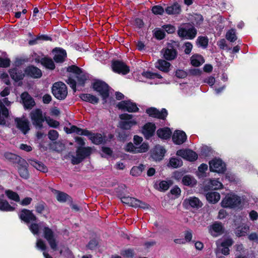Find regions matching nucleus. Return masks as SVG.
<instances>
[{
    "mask_svg": "<svg viewBox=\"0 0 258 258\" xmlns=\"http://www.w3.org/2000/svg\"><path fill=\"white\" fill-rule=\"evenodd\" d=\"M29 227L31 232L34 235H38L39 231L42 230L43 237L47 241L50 247L53 250L57 249V242L56 240V235L51 229L45 226L43 222L39 224L32 223Z\"/></svg>",
    "mask_w": 258,
    "mask_h": 258,
    "instance_id": "obj_1",
    "label": "nucleus"
},
{
    "mask_svg": "<svg viewBox=\"0 0 258 258\" xmlns=\"http://www.w3.org/2000/svg\"><path fill=\"white\" fill-rule=\"evenodd\" d=\"M247 203V200L245 197L229 193L222 199L220 204L223 208L241 210L246 207Z\"/></svg>",
    "mask_w": 258,
    "mask_h": 258,
    "instance_id": "obj_2",
    "label": "nucleus"
},
{
    "mask_svg": "<svg viewBox=\"0 0 258 258\" xmlns=\"http://www.w3.org/2000/svg\"><path fill=\"white\" fill-rule=\"evenodd\" d=\"M64 130L67 134L76 133L78 135L87 136L95 144H101L104 141V138L101 134H92L87 130H83L75 125H72L70 128L66 127Z\"/></svg>",
    "mask_w": 258,
    "mask_h": 258,
    "instance_id": "obj_3",
    "label": "nucleus"
},
{
    "mask_svg": "<svg viewBox=\"0 0 258 258\" xmlns=\"http://www.w3.org/2000/svg\"><path fill=\"white\" fill-rule=\"evenodd\" d=\"M30 117L33 125L36 128L41 129L43 127L45 116L43 115L41 109H36L32 110L30 113Z\"/></svg>",
    "mask_w": 258,
    "mask_h": 258,
    "instance_id": "obj_4",
    "label": "nucleus"
},
{
    "mask_svg": "<svg viewBox=\"0 0 258 258\" xmlns=\"http://www.w3.org/2000/svg\"><path fill=\"white\" fill-rule=\"evenodd\" d=\"M52 92L53 95L59 100L65 99L68 95L67 86L62 82L55 83L52 87Z\"/></svg>",
    "mask_w": 258,
    "mask_h": 258,
    "instance_id": "obj_5",
    "label": "nucleus"
},
{
    "mask_svg": "<svg viewBox=\"0 0 258 258\" xmlns=\"http://www.w3.org/2000/svg\"><path fill=\"white\" fill-rule=\"evenodd\" d=\"M92 153L91 147H79L76 152V156H73L72 162L73 164H78Z\"/></svg>",
    "mask_w": 258,
    "mask_h": 258,
    "instance_id": "obj_6",
    "label": "nucleus"
},
{
    "mask_svg": "<svg viewBox=\"0 0 258 258\" xmlns=\"http://www.w3.org/2000/svg\"><path fill=\"white\" fill-rule=\"evenodd\" d=\"M119 118L120 121L119 123V126L123 130H130L137 123L136 120L133 118V116L131 114H121L119 115Z\"/></svg>",
    "mask_w": 258,
    "mask_h": 258,
    "instance_id": "obj_7",
    "label": "nucleus"
},
{
    "mask_svg": "<svg viewBox=\"0 0 258 258\" xmlns=\"http://www.w3.org/2000/svg\"><path fill=\"white\" fill-rule=\"evenodd\" d=\"M217 250L224 255H228L229 253V247L233 244L231 238L225 237L219 239L216 242Z\"/></svg>",
    "mask_w": 258,
    "mask_h": 258,
    "instance_id": "obj_8",
    "label": "nucleus"
},
{
    "mask_svg": "<svg viewBox=\"0 0 258 258\" xmlns=\"http://www.w3.org/2000/svg\"><path fill=\"white\" fill-rule=\"evenodd\" d=\"M11 105V102L8 98H5L0 100V124H5L6 119L9 116V111L7 107Z\"/></svg>",
    "mask_w": 258,
    "mask_h": 258,
    "instance_id": "obj_9",
    "label": "nucleus"
},
{
    "mask_svg": "<svg viewBox=\"0 0 258 258\" xmlns=\"http://www.w3.org/2000/svg\"><path fill=\"white\" fill-rule=\"evenodd\" d=\"M93 89L99 92L103 100L109 96V87L105 82L101 81L95 82L93 85Z\"/></svg>",
    "mask_w": 258,
    "mask_h": 258,
    "instance_id": "obj_10",
    "label": "nucleus"
},
{
    "mask_svg": "<svg viewBox=\"0 0 258 258\" xmlns=\"http://www.w3.org/2000/svg\"><path fill=\"white\" fill-rule=\"evenodd\" d=\"M68 71L73 73L77 78L78 84L83 85L85 80H87L88 76L83 72L82 70L75 66H72L68 68Z\"/></svg>",
    "mask_w": 258,
    "mask_h": 258,
    "instance_id": "obj_11",
    "label": "nucleus"
},
{
    "mask_svg": "<svg viewBox=\"0 0 258 258\" xmlns=\"http://www.w3.org/2000/svg\"><path fill=\"white\" fill-rule=\"evenodd\" d=\"M211 171L219 173L224 172L226 170L225 164L220 159H214L209 162Z\"/></svg>",
    "mask_w": 258,
    "mask_h": 258,
    "instance_id": "obj_12",
    "label": "nucleus"
},
{
    "mask_svg": "<svg viewBox=\"0 0 258 258\" xmlns=\"http://www.w3.org/2000/svg\"><path fill=\"white\" fill-rule=\"evenodd\" d=\"M186 209L190 208L199 209L202 207L203 204L200 200L195 197H191L185 199L182 204Z\"/></svg>",
    "mask_w": 258,
    "mask_h": 258,
    "instance_id": "obj_13",
    "label": "nucleus"
},
{
    "mask_svg": "<svg viewBox=\"0 0 258 258\" xmlns=\"http://www.w3.org/2000/svg\"><path fill=\"white\" fill-rule=\"evenodd\" d=\"M178 34L179 36L186 39H193L195 37L197 31L193 27H181L179 29Z\"/></svg>",
    "mask_w": 258,
    "mask_h": 258,
    "instance_id": "obj_14",
    "label": "nucleus"
},
{
    "mask_svg": "<svg viewBox=\"0 0 258 258\" xmlns=\"http://www.w3.org/2000/svg\"><path fill=\"white\" fill-rule=\"evenodd\" d=\"M117 107L119 109L129 112H137L139 108L137 105L130 100L123 101L118 103Z\"/></svg>",
    "mask_w": 258,
    "mask_h": 258,
    "instance_id": "obj_15",
    "label": "nucleus"
},
{
    "mask_svg": "<svg viewBox=\"0 0 258 258\" xmlns=\"http://www.w3.org/2000/svg\"><path fill=\"white\" fill-rule=\"evenodd\" d=\"M149 146L148 144L143 143L139 147L134 145L133 143H128L125 148V150L127 152H133L134 153H144L148 150Z\"/></svg>",
    "mask_w": 258,
    "mask_h": 258,
    "instance_id": "obj_16",
    "label": "nucleus"
},
{
    "mask_svg": "<svg viewBox=\"0 0 258 258\" xmlns=\"http://www.w3.org/2000/svg\"><path fill=\"white\" fill-rule=\"evenodd\" d=\"M176 155L189 161H195L198 158L197 154L189 149L178 150L176 152Z\"/></svg>",
    "mask_w": 258,
    "mask_h": 258,
    "instance_id": "obj_17",
    "label": "nucleus"
},
{
    "mask_svg": "<svg viewBox=\"0 0 258 258\" xmlns=\"http://www.w3.org/2000/svg\"><path fill=\"white\" fill-rule=\"evenodd\" d=\"M16 126L24 134H26L30 130V123L28 120L25 118H16L15 119Z\"/></svg>",
    "mask_w": 258,
    "mask_h": 258,
    "instance_id": "obj_18",
    "label": "nucleus"
},
{
    "mask_svg": "<svg viewBox=\"0 0 258 258\" xmlns=\"http://www.w3.org/2000/svg\"><path fill=\"white\" fill-rule=\"evenodd\" d=\"M146 113L151 117L162 119H164L167 115V111L165 109H162L159 111L154 107L147 109Z\"/></svg>",
    "mask_w": 258,
    "mask_h": 258,
    "instance_id": "obj_19",
    "label": "nucleus"
},
{
    "mask_svg": "<svg viewBox=\"0 0 258 258\" xmlns=\"http://www.w3.org/2000/svg\"><path fill=\"white\" fill-rule=\"evenodd\" d=\"M112 68L114 72L123 75L126 74L130 71L128 67L124 63L120 61L113 62Z\"/></svg>",
    "mask_w": 258,
    "mask_h": 258,
    "instance_id": "obj_20",
    "label": "nucleus"
},
{
    "mask_svg": "<svg viewBox=\"0 0 258 258\" xmlns=\"http://www.w3.org/2000/svg\"><path fill=\"white\" fill-rule=\"evenodd\" d=\"M21 98L23 105L26 109H31L35 104L34 99L27 92H24L22 93L21 94Z\"/></svg>",
    "mask_w": 258,
    "mask_h": 258,
    "instance_id": "obj_21",
    "label": "nucleus"
},
{
    "mask_svg": "<svg viewBox=\"0 0 258 258\" xmlns=\"http://www.w3.org/2000/svg\"><path fill=\"white\" fill-rule=\"evenodd\" d=\"M165 153V149L160 146H156L152 152L151 156L155 161L162 160Z\"/></svg>",
    "mask_w": 258,
    "mask_h": 258,
    "instance_id": "obj_22",
    "label": "nucleus"
},
{
    "mask_svg": "<svg viewBox=\"0 0 258 258\" xmlns=\"http://www.w3.org/2000/svg\"><path fill=\"white\" fill-rule=\"evenodd\" d=\"M186 140L185 133L181 131H175L172 136L173 142L177 145L183 144Z\"/></svg>",
    "mask_w": 258,
    "mask_h": 258,
    "instance_id": "obj_23",
    "label": "nucleus"
},
{
    "mask_svg": "<svg viewBox=\"0 0 258 258\" xmlns=\"http://www.w3.org/2000/svg\"><path fill=\"white\" fill-rule=\"evenodd\" d=\"M156 126L154 123H147L144 125L142 128V133L146 138L149 139L152 137L155 131Z\"/></svg>",
    "mask_w": 258,
    "mask_h": 258,
    "instance_id": "obj_24",
    "label": "nucleus"
},
{
    "mask_svg": "<svg viewBox=\"0 0 258 258\" xmlns=\"http://www.w3.org/2000/svg\"><path fill=\"white\" fill-rule=\"evenodd\" d=\"M20 218L26 223L30 221H35L36 217L32 212L28 210L24 209L22 210L19 215Z\"/></svg>",
    "mask_w": 258,
    "mask_h": 258,
    "instance_id": "obj_25",
    "label": "nucleus"
},
{
    "mask_svg": "<svg viewBox=\"0 0 258 258\" xmlns=\"http://www.w3.org/2000/svg\"><path fill=\"white\" fill-rule=\"evenodd\" d=\"M25 72L26 75L34 78H38L42 76L41 70L33 66L28 67L25 69Z\"/></svg>",
    "mask_w": 258,
    "mask_h": 258,
    "instance_id": "obj_26",
    "label": "nucleus"
},
{
    "mask_svg": "<svg viewBox=\"0 0 258 258\" xmlns=\"http://www.w3.org/2000/svg\"><path fill=\"white\" fill-rule=\"evenodd\" d=\"M223 227L221 223L215 222L209 227V231L211 234L216 237L222 232Z\"/></svg>",
    "mask_w": 258,
    "mask_h": 258,
    "instance_id": "obj_27",
    "label": "nucleus"
},
{
    "mask_svg": "<svg viewBox=\"0 0 258 258\" xmlns=\"http://www.w3.org/2000/svg\"><path fill=\"white\" fill-rule=\"evenodd\" d=\"M54 59L56 62H62L67 55L66 51L62 49H55L53 50Z\"/></svg>",
    "mask_w": 258,
    "mask_h": 258,
    "instance_id": "obj_28",
    "label": "nucleus"
},
{
    "mask_svg": "<svg viewBox=\"0 0 258 258\" xmlns=\"http://www.w3.org/2000/svg\"><path fill=\"white\" fill-rule=\"evenodd\" d=\"M171 64L165 60L159 59L155 63V67L161 71L167 73L170 70Z\"/></svg>",
    "mask_w": 258,
    "mask_h": 258,
    "instance_id": "obj_29",
    "label": "nucleus"
},
{
    "mask_svg": "<svg viewBox=\"0 0 258 258\" xmlns=\"http://www.w3.org/2000/svg\"><path fill=\"white\" fill-rule=\"evenodd\" d=\"M4 195L0 196V210L3 211L11 212L15 208L11 206L8 202L4 199Z\"/></svg>",
    "mask_w": 258,
    "mask_h": 258,
    "instance_id": "obj_30",
    "label": "nucleus"
},
{
    "mask_svg": "<svg viewBox=\"0 0 258 258\" xmlns=\"http://www.w3.org/2000/svg\"><path fill=\"white\" fill-rule=\"evenodd\" d=\"M162 53L163 54L164 57L169 60L174 59L177 55L176 50L173 48L163 49Z\"/></svg>",
    "mask_w": 258,
    "mask_h": 258,
    "instance_id": "obj_31",
    "label": "nucleus"
},
{
    "mask_svg": "<svg viewBox=\"0 0 258 258\" xmlns=\"http://www.w3.org/2000/svg\"><path fill=\"white\" fill-rule=\"evenodd\" d=\"M207 201L212 204L217 203L220 199V195L218 192L211 191L206 195Z\"/></svg>",
    "mask_w": 258,
    "mask_h": 258,
    "instance_id": "obj_32",
    "label": "nucleus"
},
{
    "mask_svg": "<svg viewBox=\"0 0 258 258\" xmlns=\"http://www.w3.org/2000/svg\"><path fill=\"white\" fill-rule=\"evenodd\" d=\"M36 247L37 249L43 251V254L45 258H52L46 251V246L45 242L40 238L37 239Z\"/></svg>",
    "mask_w": 258,
    "mask_h": 258,
    "instance_id": "obj_33",
    "label": "nucleus"
},
{
    "mask_svg": "<svg viewBox=\"0 0 258 258\" xmlns=\"http://www.w3.org/2000/svg\"><path fill=\"white\" fill-rule=\"evenodd\" d=\"M11 78L16 82H18L23 79L24 74L17 69H14L10 71Z\"/></svg>",
    "mask_w": 258,
    "mask_h": 258,
    "instance_id": "obj_34",
    "label": "nucleus"
},
{
    "mask_svg": "<svg viewBox=\"0 0 258 258\" xmlns=\"http://www.w3.org/2000/svg\"><path fill=\"white\" fill-rule=\"evenodd\" d=\"M165 11L168 15L178 14L181 12V8L178 4L175 3L167 7L165 9Z\"/></svg>",
    "mask_w": 258,
    "mask_h": 258,
    "instance_id": "obj_35",
    "label": "nucleus"
},
{
    "mask_svg": "<svg viewBox=\"0 0 258 258\" xmlns=\"http://www.w3.org/2000/svg\"><path fill=\"white\" fill-rule=\"evenodd\" d=\"M171 133L172 132L167 127L160 128L157 132L158 137L163 139L169 138Z\"/></svg>",
    "mask_w": 258,
    "mask_h": 258,
    "instance_id": "obj_36",
    "label": "nucleus"
},
{
    "mask_svg": "<svg viewBox=\"0 0 258 258\" xmlns=\"http://www.w3.org/2000/svg\"><path fill=\"white\" fill-rule=\"evenodd\" d=\"M191 64L195 67H199L204 62L203 57L199 54H194L190 58Z\"/></svg>",
    "mask_w": 258,
    "mask_h": 258,
    "instance_id": "obj_37",
    "label": "nucleus"
},
{
    "mask_svg": "<svg viewBox=\"0 0 258 258\" xmlns=\"http://www.w3.org/2000/svg\"><path fill=\"white\" fill-rule=\"evenodd\" d=\"M208 187L209 188L217 190L223 188V184L217 179H210L208 183Z\"/></svg>",
    "mask_w": 258,
    "mask_h": 258,
    "instance_id": "obj_38",
    "label": "nucleus"
},
{
    "mask_svg": "<svg viewBox=\"0 0 258 258\" xmlns=\"http://www.w3.org/2000/svg\"><path fill=\"white\" fill-rule=\"evenodd\" d=\"M80 97L82 100L89 102L92 104L97 103L99 100L97 97L90 94H82L81 95Z\"/></svg>",
    "mask_w": 258,
    "mask_h": 258,
    "instance_id": "obj_39",
    "label": "nucleus"
},
{
    "mask_svg": "<svg viewBox=\"0 0 258 258\" xmlns=\"http://www.w3.org/2000/svg\"><path fill=\"white\" fill-rule=\"evenodd\" d=\"M134 208H140L142 209H147L149 207L148 205L147 204L137 199L132 198V202H131L130 206Z\"/></svg>",
    "mask_w": 258,
    "mask_h": 258,
    "instance_id": "obj_40",
    "label": "nucleus"
},
{
    "mask_svg": "<svg viewBox=\"0 0 258 258\" xmlns=\"http://www.w3.org/2000/svg\"><path fill=\"white\" fill-rule=\"evenodd\" d=\"M182 182L185 185L193 186L197 184V180L191 176L185 175L183 177Z\"/></svg>",
    "mask_w": 258,
    "mask_h": 258,
    "instance_id": "obj_41",
    "label": "nucleus"
},
{
    "mask_svg": "<svg viewBox=\"0 0 258 258\" xmlns=\"http://www.w3.org/2000/svg\"><path fill=\"white\" fill-rule=\"evenodd\" d=\"M30 164L35 168L37 170L43 172H46L47 171V168L45 165L40 162L36 160H31L30 162Z\"/></svg>",
    "mask_w": 258,
    "mask_h": 258,
    "instance_id": "obj_42",
    "label": "nucleus"
},
{
    "mask_svg": "<svg viewBox=\"0 0 258 258\" xmlns=\"http://www.w3.org/2000/svg\"><path fill=\"white\" fill-rule=\"evenodd\" d=\"M5 194L11 200L14 201L16 202H20V199L19 195L16 192L10 189H7L5 191Z\"/></svg>",
    "mask_w": 258,
    "mask_h": 258,
    "instance_id": "obj_43",
    "label": "nucleus"
},
{
    "mask_svg": "<svg viewBox=\"0 0 258 258\" xmlns=\"http://www.w3.org/2000/svg\"><path fill=\"white\" fill-rule=\"evenodd\" d=\"M55 194L57 200L61 203L66 202L70 198L67 194L57 190L55 191Z\"/></svg>",
    "mask_w": 258,
    "mask_h": 258,
    "instance_id": "obj_44",
    "label": "nucleus"
},
{
    "mask_svg": "<svg viewBox=\"0 0 258 258\" xmlns=\"http://www.w3.org/2000/svg\"><path fill=\"white\" fill-rule=\"evenodd\" d=\"M18 171L21 177L24 179H27L29 177V173L27 170L26 164L23 165H20L18 168Z\"/></svg>",
    "mask_w": 258,
    "mask_h": 258,
    "instance_id": "obj_45",
    "label": "nucleus"
},
{
    "mask_svg": "<svg viewBox=\"0 0 258 258\" xmlns=\"http://www.w3.org/2000/svg\"><path fill=\"white\" fill-rule=\"evenodd\" d=\"M144 169L145 166L143 164H141L139 166H134L132 168L131 170V174L133 176H139L142 173Z\"/></svg>",
    "mask_w": 258,
    "mask_h": 258,
    "instance_id": "obj_46",
    "label": "nucleus"
},
{
    "mask_svg": "<svg viewBox=\"0 0 258 258\" xmlns=\"http://www.w3.org/2000/svg\"><path fill=\"white\" fill-rule=\"evenodd\" d=\"M248 230L249 227L248 226L244 225L243 226L238 227L235 231V234L238 237L242 236L245 235Z\"/></svg>",
    "mask_w": 258,
    "mask_h": 258,
    "instance_id": "obj_47",
    "label": "nucleus"
},
{
    "mask_svg": "<svg viewBox=\"0 0 258 258\" xmlns=\"http://www.w3.org/2000/svg\"><path fill=\"white\" fill-rule=\"evenodd\" d=\"M182 165V162L181 160L176 158H172L170 159L168 165L173 168H177L181 166Z\"/></svg>",
    "mask_w": 258,
    "mask_h": 258,
    "instance_id": "obj_48",
    "label": "nucleus"
},
{
    "mask_svg": "<svg viewBox=\"0 0 258 258\" xmlns=\"http://www.w3.org/2000/svg\"><path fill=\"white\" fill-rule=\"evenodd\" d=\"M41 63L46 68L53 70L55 68L54 63L51 59L44 58L42 60Z\"/></svg>",
    "mask_w": 258,
    "mask_h": 258,
    "instance_id": "obj_49",
    "label": "nucleus"
},
{
    "mask_svg": "<svg viewBox=\"0 0 258 258\" xmlns=\"http://www.w3.org/2000/svg\"><path fill=\"white\" fill-rule=\"evenodd\" d=\"M208 169V165L206 164H202L198 168L197 175L199 177L206 176V171Z\"/></svg>",
    "mask_w": 258,
    "mask_h": 258,
    "instance_id": "obj_50",
    "label": "nucleus"
},
{
    "mask_svg": "<svg viewBox=\"0 0 258 258\" xmlns=\"http://www.w3.org/2000/svg\"><path fill=\"white\" fill-rule=\"evenodd\" d=\"M226 37L228 40L231 42L235 41L237 39L235 30L234 29L229 30L226 33Z\"/></svg>",
    "mask_w": 258,
    "mask_h": 258,
    "instance_id": "obj_51",
    "label": "nucleus"
},
{
    "mask_svg": "<svg viewBox=\"0 0 258 258\" xmlns=\"http://www.w3.org/2000/svg\"><path fill=\"white\" fill-rule=\"evenodd\" d=\"M143 76L149 79H161L162 78L160 75L157 73H153L150 72H144L142 73Z\"/></svg>",
    "mask_w": 258,
    "mask_h": 258,
    "instance_id": "obj_52",
    "label": "nucleus"
},
{
    "mask_svg": "<svg viewBox=\"0 0 258 258\" xmlns=\"http://www.w3.org/2000/svg\"><path fill=\"white\" fill-rule=\"evenodd\" d=\"M45 121L46 122V123L48 124L49 126L54 128L57 127L59 124V122L51 118L49 116H45Z\"/></svg>",
    "mask_w": 258,
    "mask_h": 258,
    "instance_id": "obj_53",
    "label": "nucleus"
},
{
    "mask_svg": "<svg viewBox=\"0 0 258 258\" xmlns=\"http://www.w3.org/2000/svg\"><path fill=\"white\" fill-rule=\"evenodd\" d=\"M152 11L155 15H162L164 12V9L161 6L157 5L153 7Z\"/></svg>",
    "mask_w": 258,
    "mask_h": 258,
    "instance_id": "obj_54",
    "label": "nucleus"
},
{
    "mask_svg": "<svg viewBox=\"0 0 258 258\" xmlns=\"http://www.w3.org/2000/svg\"><path fill=\"white\" fill-rule=\"evenodd\" d=\"M208 39L205 37H200L197 39V43L200 46L206 47L208 44Z\"/></svg>",
    "mask_w": 258,
    "mask_h": 258,
    "instance_id": "obj_55",
    "label": "nucleus"
},
{
    "mask_svg": "<svg viewBox=\"0 0 258 258\" xmlns=\"http://www.w3.org/2000/svg\"><path fill=\"white\" fill-rule=\"evenodd\" d=\"M48 136L50 140L55 141L58 138V134L55 130H50L48 132Z\"/></svg>",
    "mask_w": 258,
    "mask_h": 258,
    "instance_id": "obj_56",
    "label": "nucleus"
},
{
    "mask_svg": "<svg viewBox=\"0 0 258 258\" xmlns=\"http://www.w3.org/2000/svg\"><path fill=\"white\" fill-rule=\"evenodd\" d=\"M169 187V184L167 181H162L159 183V189L160 190H166Z\"/></svg>",
    "mask_w": 258,
    "mask_h": 258,
    "instance_id": "obj_57",
    "label": "nucleus"
},
{
    "mask_svg": "<svg viewBox=\"0 0 258 258\" xmlns=\"http://www.w3.org/2000/svg\"><path fill=\"white\" fill-rule=\"evenodd\" d=\"M122 255L124 258H132L134 255V253L131 249H126L122 251Z\"/></svg>",
    "mask_w": 258,
    "mask_h": 258,
    "instance_id": "obj_58",
    "label": "nucleus"
},
{
    "mask_svg": "<svg viewBox=\"0 0 258 258\" xmlns=\"http://www.w3.org/2000/svg\"><path fill=\"white\" fill-rule=\"evenodd\" d=\"M184 52L186 54H189L192 48V45L189 42H185L184 44Z\"/></svg>",
    "mask_w": 258,
    "mask_h": 258,
    "instance_id": "obj_59",
    "label": "nucleus"
},
{
    "mask_svg": "<svg viewBox=\"0 0 258 258\" xmlns=\"http://www.w3.org/2000/svg\"><path fill=\"white\" fill-rule=\"evenodd\" d=\"M10 61L8 58H0V67H8L9 66Z\"/></svg>",
    "mask_w": 258,
    "mask_h": 258,
    "instance_id": "obj_60",
    "label": "nucleus"
},
{
    "mask_svg": "<svg viewBox=\"0 0 258 258\" xmlns=\"http://www.w3.org/2000/svg\"><path fill=\"white\" fill-rule=\"evenodd\" d=\"M155 37L158 39H162L165 36V33L163 30H156L155 32Z\"/></svg>",
    "mask_w": 258,
    "mask_h": 258,
    "instance_id": "obj_61",
    "label": "nucleus"
},
{
    "mask_svg": "<svg viewBox=\"0 0 258 258\" xmlns=\"http://www.w3.org/2000/svg\"><path fill=\"white\" fill-rule=\"evenodd\" d=\"M163 28L168 33H172L175 30L174 27L170 25H164L163 26Z\"/></svg>",
    "mask_w": 258,
    "mask_h": 258,
    "instance_id": "obj_62",
    "label": "nucleus"
},
{
    "mask_svg": "<svg viewBox=\"0 0 258 258\" xmlns=\"http://www.w3.org/2000/svg\"><path fill=\"white\" fill-rule=\"evenodd\" d=\"M67 83L70 85V87L74 89L75 91H76V82L71 77L69 78L68 80L66 81Z\"/></svg>",
    "mask_w": 258,
    "mask_h": 258,
    "instance_id": "obj_63",
    "label": "nucleus"
},
{
    "mask_svg": "<svg viewBox=\"0 0 258 258\" xmlns=\"http://www.w3.org/2000/svg\"><path fill=\"white\" fill-rule=\"evenodd\" d=\"M192 237V234L190 231H187L185 233L184 241L186 242H189Z\"/></svg>",
    "mask_w": 258,
    "mask_h": 258,
    "instance_id": "obj_64",
    "label": "nucleus"
}]
</instances>
